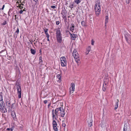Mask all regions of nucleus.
I'll use <instances>...</instances> for the list:
<instances>
[{
    "mask_svg": "<svg viewBox=\"0 0 131 131\" xmlns=\"http://www.w3.org/2000/svg\"><path fill=\"white\" fill-rule=\"evenodd\" d=\"M72 54L75 59V61L77 62V64H79V63H80V56L76 50H74L72 53Z\"/></svg>",
    "mask_w": 131,
    "mask_h": 131,
    "instance_id": "obj_1",
    "label": "nucleus"
},
{
    "mask_svg": "<svg viewBox=\"0 0 131 131\" xmlns=\"http://www.w3.org/2000/svg\"><path fill=\"white\" fill-rule=\"evenodd\" d=\"M98 4H96L95 6V10L96 14L97 15H98L100 13L101 7L100 2H97Z\"/></svg>",
    "mask_w": 131,
    "mask_h": 131,
    "instance_id": "obj_2",
    "label": "nucleus"
},
{
    "mask_svg": "<svg viewBox=\"0 0 131 131\" xmlns=\"http://www.w3.org/2000/svg\"><path fill=\"white\" fill-rule=\"evenodd\" d=\"M60 60L61 66L62 67H65L67 65V60L64 57H63L60 58Z\"/></svg>",
    "mask_w": 131,
    "mask_h": 131,
    "instance_id": "obj_3",
    "label": "nucleus"
},
{
    "mask_svg": "<svg viewBox=\"0 0 131 131\" xmlns=\"http://www.w3.org/2000/svg\"><path fill=\"white\" fill-rule=\"evenodd\" d=\"M16 89L17 90V93L18 95L19 98L21 97V89L20 86L19 85L16 84Z\"/></svg>",
    "mask_w": 131,
    "mask_h": 131,
    "instance_id": "obj_4",
    "label": "nucleus"
},
{
    "mask_svg": "<svg viewBox=\"0 0 131 131\" xmlns=\"http://www.w3.org/2000/svg\"><path fill=\"white\" fill-rule=\"evenodd\" d=\"M60 113L61 116L62 117H64L65 115L64 110L62 107H60Z\"/></svg>",
    "mask_w": 131,
    "mask_h": 131,
    "instance_id": "obj_5",
    "label": "nucleus"
},
{
    "mask_svg": "<svg viewBox=\"0 0 131 131\" xmlns=\"http://www.w3.org/2000/svg\"><path fill=\"white\" fill-rule=\"evenodd\" d=\"M3 104L4 101H3L2 96L1 95H0V105L2 107H4Z\"/></svg>",
    "mask_w": 131,
    "mask_h": 131,
    "instance_id": "obj_6",
    "label": "nucleus"
},
{
    "mask_svg": "<svg viewBox=\"0 0 131 131\" xmlns=\"http://www.w3.org/2000/svg\"><path fill=\"white\" fill-rule=\"evenodd\" d=\"M71 87L70 88V94L71 91H72V92L73 93L74 90L75 84L74 83H72L71 84Z\"/></svg>",
    "mask_w": 131,
    "mask_h": 131,
    "instance_id": "obj_7",
    "label": "nucleus"
},
{
    "mask_svg": "<svg viewBox=\"0 0 131 131\" xmlns=\"http://www.w3.org/2000/svg\"><path fill=\"white\" fill-rule=\"evenodd\" d=\"M60 107L56 108L55 110V113L56 116H58L60 113Z\"/></svg>",
    "mask_w": 131,
    "mask_h": 131,
    "instance_id": "obj_8",
    "label": "nucleus"
},
{
    "mask_svg": "<svg viewBox=\"0 0 131 131\" xmlns=\"http://www.w3.org/2000/svg\"><path fill=\"white\" fill-rule=\"evenodd\" d=\"M88 122L89 126V127H91L93 122V121L92 118H89L88 120Z\"/></svg>",
    "mask_w": 131,
    "mask_h": 131,
    "instance_id": "obj_9",
    "label": "nucleus"
},
{
    "mask_svg": "<svg viewBox=\"0 0 131 131\" xmlns=\"http://www.w3.org/2000/svg\"><path fill=\"white\" fill-rule=\"evenodd\" d=\"M130 128L129 126L127 125L126 124H125L123 129V130L127 131L129 130Z\"/></svg>",
    "mask_w": 131,
    "mask_h": 131,
    "instance_id": "obj_10",
    "label": "nucleus"
},
{
    "mask_svg": "<svg viewBox=\"0 0 131 131\" xmlns=\"http://www.w3.org/2000/svg\"><path fill=\"white\" fill-rule=\"evenodd\" d=\"M70 35L72 39L73 40H74L75 38H76L77 35L74 34H71L70 33Z\"/></svg>",
    "mask_w": 131,
    "mask_h": 131,
    "instance_id": "obj_11",
    "label": "nucleus"
},
{
    "mask_svg": "<svg viewBox=\"0 0 131 131\" xmlns=\"http://www.w3.org/2000/svg\"><path fill=\"white\" fill-rule=\"evenodd\" d=\"M56 37L58 42L61 43L62 41V37L61 36H56Z\"/></svg>",
    "mask_w": 131,
    "mask_h": 131,
    "instance_id": "obj_12",
    "label": "nucleus"
},
{
    "mask_svg": "<svg viewBox=\"0 0 131 131\" xmlns=\"http://www.w3.org/2000/svg\"><path fill=\"white\" fill-rule=\"evenodd\" d=\"M56 32V36H61V31L60 28H58L57 29Z\"/></svg>",
    "mask_w": 131,
    "mask_h": 131,
    "instance_id": "obj_13",
    "label": "nucleus"
},
{
    "mask_svg": "<svg viewBox=\"0 0 131 131\" xmlns=\"http://www.w3.org/2000/svg\"><path fill=\"white\" fill-rule=\"evenodd\" d=\"M109 81L108 79H105L104 80V83L103 84H105L108 85Z\"/></svg>",
    "mask_w": 131,
    "mask_h": 131,
    "instance_id": "obj_14",
    "label": "nucleus"
},
{
    "mask_svg": "<svg viewBox=\"0 0 131 131\" xmlns=\"http://www.w3.org/2000/svg\"><path fill=\"white\" fill-rule=\"evenodd\" d=\"M6 105L7 107V108L8 109L10 110L11 106V104L10 103L8 102H6Z\"/></svg>",
    "mask_w": 131,
    "mask_h": 131,
    "instance_id": "obj_15",
    "label": "nucleus"
},
{
    "mask_svg": "<svg viewBox=\"0 0 131 131\" xmlns=\"http://www.w3.org/2000/svg\"><path fill=\"white\" fill-rule=\"evenodd\" d=\"M108 85L103 84L102 90L103 91H105L106 89L107 86Z\"/></svg>",
    "mask_w": 131,
    "mask_h": 131,
    "instance_id": "obj_16",
    "label": "nucleus"
},
{
    "mask_svg": "<svg viewBox=\"0 0 131 131\" xmlns=\"http://www.w3.org/2000/svg\"><path fill=\"white\" fill-rule=\"evenodd\" d=\"M57 126V124L53 125V129L55 131H58V130Z\"/></svg>",
    "mask_w": 131,
    "mask_h": 131,
    "instance_id": "obj_17",
    "label": "nucleus"
},
{
    "mask_svg": "<svg viewBox=\"0 0 131 131\" xmlns=\"http://www.w3.org/2000/svg\"><path fill=\"white\" fill-rule=\"evenodd\" d=\"M71 27L70 28V30L71 31L73 30L74 28V26L73 24L71 25Z\"/></svg>",
    "mask_w": 131,
    "mask_h": 131,
    "instance_id": "obj_18",
    "label": "nucleus"
},
{
    "mask_svg": "<svg viewBox=\"0 0 131 131\" xmlns=\"http://www.w3.org/2000/svg\"><path fill=\"white\" fill-rule=\"evenodd\" d=\"M67 13V12L66 10H63L62 11L61 14L62 15H66Z\"/></svg>",
    "mask_w": 131,
    "mask_h": 131,
    "instance_id": "obj_19",
    "label": "nucleus"
},
{
    "mask_svg": "<svg viewBox=\"0 0 131 131\" xmlns=\"http://www.w3.org/2000/svg\"><path fill=\"white\" fill-rule=\"evenodd\" d=\"M30 50L31 53L32 54H35L36 51L35 49H31Z\"/></svg>",
    "mask_w": 131,
    "mask_h": 131,
    "instance_id": "obj_20",
    "label": "nucleus"
},
{
    "mask_svg": "<svg viewBox=\"0 0 131 131\" xmlns=\"http://www.w3.org/2000/svg\"><path fill=\"white\" fill-rule=\"evenodd\" d=\"M57 78L59 79L58 81L60 82L61 81V76L59 74H58L57 76Z\"/></svg>",
    "mask_w": 131,
    "mask_h": 131,
    "instance_id": "obj_21",
    "label": "nucleus"
},
{
    "mask_svg": "<svg viewBox=\"0 0 131 131\" xmlns=\"http://www.w3.org/2000/svg\"><path fill=\"white\" fill-rule=\"evenodd\" d=\"M108 16H106L105 17V24H106L108 22Z\"/></svg>",
    "mask_w": 131,
    "mask_h": 131,
    "instance_id": "obj_22",
    "label": "nucleus"
},
{
    "mask_svg": "<svg viewBox=\"0 0 131 131\" xmlns=\"http://www.w3.org/2000/svg\"><path fill=\"white\" fill-rule=\"evenodd\" d=\"M11 115L14 118L15 117V114L14 112H12L11 113Z\"/></svg>",
    "mask_w": 131,
    "mask_h": 131,
    "instance_id": "obj_23",
    "label": "nucleus"
},
{
    "mask_svg": "<svg viewBox=\"0 0 131 131\" xmlns=\"http://www.w3.org/2000/svg\"><path fill=\"white\" fill-rule=\"evenodd\" d=\"M52 118L53 119H54V118H55V119H56V117H55V114H54V112H52Z\"/></svg>",
    "mask_w": 131,
    "mask_h": 131,
    "instance_id": "obj_24",
    "label": "nucleus"
},
{
    "mask_svg": "<svg viewBox=\"0 0 131 131\" xmlns=\"http://www.w3.org/2000/svg\"><path fill=\"white\" fill-rule=\"evenodd\" d=\"M81 2V0H75V2L77 4H78L80 3Z\"/></svg>",
    "mask_w": 131,
    "mask_h": 131,
    "instance_id": "obj_25",
    "label": "nucleus"
},
{
    "mask_svg": "<svg viewBox=\"0 0 131 131\" xmlns=\"http://www.w3.org/2000/svg\"><path fill=\"white\" fill-rule=\"evenodd\" d=\"M62 16V18L64 20H66L67 19L66 15H63Z\"/></svg>",
    "mask_w": 131,
    "mask_h": 131,
    "instance_id": "obj_26",
    "label": "nucleus"
},
{
    "mask_svg": "<svg viewBox=\"0 0 131 131\" xmlns=\"http://www.w3.org/2000/svg\"><path fill=\"white\" fill-rule=\"evenodd\" d=\"M91 49V48L90 46H89L86 49V51H87V52H89L90 51Z\"/></svg>",
    "mask_w": 131,
    "mask_h": 131,
    "instance_id": "obj_27",
    "label": "nucleus"
},
{
    "mask_svg": "<svg viewBox=\"0 0 131 131\" xmlns=\"http://www.w3.org/2000/svg\"><path fill=\"white\" fill-rule=\"evenodd\" d=\"M81 24L83 26H85V22L83 21H81Z\"/></svg>",
    "mask_w": 131,
    "mask_h": 131,
    "instance_id": "obj_28",
    "label": "nucleus"
},
{
    "mask_svg": "<svg viewBox=\"0 0 131 131\" xmlns=\"http://www.w3.org/2000/svg\"><path fill=\"white\" fill-rule=\"evenodd\" d=\"M42 58L40 56L39 57V61L40 63H42Z\"/></svg>",
    "mask_w": 131,
    "mask_h": 131,
    "instance_id": "obj_29",
    "label": "nucleus"
},
{
    "mask_svg": "<svg viewBox=\"0 0 131 131\" xmlns=\"http://www.w3.org/2000/svg\"><path fill=\"white\" fill-rule=\"evenodd\" d=\"M52 124L53 125L57 124L56 122L54 120H53V121Z\"/></svg>",
    "mask_w": 131,
    "mask_h": 131,
    "instance_id": "obj_30",
    "label": "nucleus"
},
{
    "mask_svg": "<svg viewBox=\"0 0 131 131\" xmlns=\"http://www.w3.org/2000/svg\"><path fill=\"white\" fill-rule=\"evenodd\" d=\"M117 101L116 102V103H115V105H116V106H118V102H119V100L118 99H117Z\"/></svg>",
    "mask_w": 131,
    "mask_h": 131,
    "instance_id": "obj_31",
    "label": "nucleus"
},
{
    "mask_svg": "<svg viewBox=\"0 0 131 131\" xmlns=\"http://www.w3.org/2000/svg\"><path fill=\"white\" fill-rule=\"evenodd\" d=\"M46 35V37H49V35L48 34V32H47L46 33H45Z\"/></svg>",
    "mask_w": 131,
    "mask_h": 131,
    "instance_id": "obj_32",
    "label": "nucleus"
},
{
    "mask_svg": "<svg viewBox=\"0 0 131 131\" xmlns=\"http://www.w3.org/2000/svg\"><path fill=\"white\" fill-rule=\"evenodd\" d=\"M14 104H13L10 106V109H12V108H14Z\"/></svg>",
    "mask_w": 131,
    "mask_h": 131,
    "instance_id": "obj_33",
    "label": "nucleus"
},
{
    "mask_svg": "<svg viewBox=\"0 0 131 131\" xmlns=\"http://www.w3.org/2000/svg\"><path fill=\"white\" fill-rule=\"evenodd\" d=\"M7 24V22L6 21H5L4 22L2 23V25H5Z\"/></svg>",
    "mask_w": 131,
    "mask_h": 131,
    "instance_id": "obj_34",
    "label": "nucleus"
},
{
    "mask_svg": "<svg viewBox=\"0 0 131 131\" xmlns=\"http://www.w3.org/2000/svg\"><path fill=\"white\" fill-rule=\"evenodd\" d=\"M6 130H11V131H13V129L11 128H8L6 129Z\"/></svg>",
    "mask_w": 131,
    "mask_h": 131,
    "instance_id": "obj_35",
    "label": "nucleus"
},
{
    "mask_svg": "<svg viewBox=\"0 0 131 131\" xmlns=\"http://www.w3.org/2000/svg\"><path fill=\"white\" fill-rule=\"evenodd\" d=\"M44 32L45 33L47 32V31L48 30V29H44Z\"/></svg>",
    "mask_w": 131,
    "mask_h": 131,
    "instance_id": "obj_36",
    "label": "nucleus"
},
{
    "mask_svg": "<svg viewBox=\"0 0 131 131\" xmlns=\"http://www.w3.org/2000/svg\"><path fill=\"white\" fill-rule=\"evenodd\" d=\"M51 7L53 9H54L56 8V7L55 6H51Z\"/></svg>",
    "mask_w": 131,
    "mask_h": 131,
    "instance_id": "obj_37",
    "label": "nucleus"
},
{
    "mask_svg": "<svg viewBox=\"0 0 131 131\" xmlns=\"http://www.w3.org/2000/svg\"><path fill=\"white\" fill-rule=\"evenodd\" d=\"M19 29L18 28L17 29V30H16L15 32V34L16 33H17V34H18L19 33Z\"/></svg>",
    "mask_w": 131,
    "mask_h": 131,
    "instance_id": "obj_38",
    "label": "nucleus"
},
{
    "mask_svg": "<svg viewBox=\"0 0 131 131\" xmlns=\"http://www.w3.org/2000/svg\"><path fill=\"white\" fill-rule=\"evenodd\" d=\"M56 24L57 25H58L60 24V22L59 21H57L56 23Z\"/></svg>",
    "mask_w": 131,
    "mask_h": 131,
    "instance_id": "obj_39",
    "label": "nucleus"
},
{
    "mask_svg": "<svg viewBox=\"0 0 131 131\" xmlns=\"http://www.w3.org/2000/svg\"><path fill=\"white\" fill-rule=\"evenodd\" d=\"M23 10H20L19 12V13L20 14H21L23 13Z\"/></svg>",
    "mask_w": 131,
    "mask_h": 131,
    "instance_id": "obj_40",
    "label": "nucleus"
},
{
    "mask_svg": "<svg viewBox=\"0 0 131 131\" xmlns=\"http://www.w3.org/2000/svg\"><path fill=\"white\" fill-rule=\"evenodd\" d=\"M115 107L114 109H115V110H116L118 108V106H116L115 105Z\"/></svg>",
    "mask_w": 131,
    "mask_h": 131,
    "instance_id": "obj_41",
    "label": "nucleus"
},
{
    "mask_svg": "<svg viewBox=\"0 0 131 131\" xmlns=\"http://www.w3.org/2000/svg\"><path fill=\"white\" fill-rule=\"evenodd\" d=\"M129 1L130 0H126V2L127 4H129Z\"/></svg>",
    "mask_w": 131,
    "mask_h": 131,
    "instance_id": "obj_42",
    "label": "nucleus"
},
{
    "mask_svg": "<svg viewBox=\"0 0 131 131\" xmlns=\"http://www.w3.org/2000/svg\"><path fill=\"white\" fill-rule=\"evenodd\" d=\"M94 42L93 40H92V42H91V44L92 45H94Z\"/></svg>",
    "mask_w": 131,
    "mask_h": 131,
    "instance_id": "obj_43",
    "label": "nucleus"
},
{
    "mask_svg": "<svg viewBox=\"0 0 131 131\" xmlns=\"http://www.w3.org/2000/svg\"><path fill=\"white\" fill-rule=\"evenodd\" d=\"M36 3V4L38 2V0H33Z\"/></svg>",
    "mask_w": 131,
    "mask_h": 131,
    "instance_id": "obj_44",
    "label": "nucleus"
},
{
    "mask_svg": "<svg viewBox=\"0 0 131 131\" xmlns=\"http://www.w3.org/2000/svg\"><path fill=\"white\" fill-rule=\"evenodd\" d=\"M47 100H45L44 101V103L45 104H46L47 103Z\"/></svg>",
    "mask_w": 131,
    "mask_h": 131,
    "instance_id": "obj_45",
    "label": "nucleus"
},
{
    "mask_svg": "<svg viewBox=\"0 0 131 131\" xmlns=\"http://www.w3.org/2000/svg\"><path fill=\"white\" fill-rule=\"evenodd\" d=\"M62 126L63 127H65L66 125L65 123H63L62 125Z\"/></svg>",
    "mask_w": 131,
    "mask_h": 131,
    "instance_id": "obj_46",
    "label": "nucleus"
},
{
    "mask_svg": "<svg viewBox=\"0 0 131 131\" xmlns=\"http://www.w3.org/2000/svg\"><path fill=\"white\" fill-rule=\"evenodd\" d=\"M4 7H5V5H3V7H2V10H3L4 9Z\"/></svg>",
    "mask_w": 131,
    "mask_h": 131,
    "instance_id": "obj_47",
    "label": "nucleus"
},
{
    "mask_svg": "<svg viewBox=\"0 0 131 131\" xmlns=\"http://www.w3.org/2000/svg\"><path fill=\"white\" fill-rule=\"evenodd\" d=\"M18 5H19V6H17V7H19L20 8V7H21V5H20V4H18Z\"/></svg>",
    "mask_w": 131,
    "mask_h": 131,
    "instance_id": "obj_48",
    "label": "nucleus"
},
{
    "mask_svg": "<svg viewBox=\"0 0 131 131\" xmlns=\"http://www.w3.org/2000/svg\"><path fill=\"white\" fill-rule=\"evenodd\" d=\"M69 7L70 8H73V5H72L71 6H70Z\"/></svg>",
    "mask_w": 131,
    "mask_h": 131,
    "instance_id": "obj_49",
    "label": "nucleus"
},
{
    "mask_svg": "<svg viewBox=\"0 0 131 131\" xmlns=\"http://www.w3.org/2000/svg\"><path fill=\"white\" fill-rule=\"evenodd\" d=\"M89 52H87V51H86V55L88 54Z\"/></svg>",
    "mask_w": 131,
    "mask_h": 131,
    "instance_id": "obj_50",
    "label": "nucleus"
},
{
    "mask_svg": "<svg viewBox=\"0 0 131 131\" xmlns=\"http://www.w3.org/2000/svg\"><path fill=\"white\" fill-rule=\"evenodd\" d=\"M47 37V40L48 41H49V37Z\"/></svg>",
    "mask_w": 131,
    "mask_h": 131,
    "instance_id": "obj_51",
    "label": "nucleus"
},
{
    "mask_svg": "<svg viewBox=\"0 0 131 131\" xmlns=\"http://www.w3.org/2000/svg\"><path fill=\"white\" fill-rule=\"evenodd\" d=\"M46 10L47 11V12L48 13L49 12V11L47 9H46Z\"/></svg>",
    "mask_w": 131,
    "mask_h": 131,
    "instance_id": "obj_52",
    "label": "nucleus"
},
{
    "mask_svg": "<svg viewBox=\"0 0 131 131\" xmlns=\"http://www.w3.org/2000/svg\"><path fill=\"white\" fill-rule=\"evenodd\" d=\"M23 8V6H21V7H20V9H22Z\"/></svg>",
    "mask_w": 131,
    "mask_h": 131,
    "instance_id": "obj_53",
    "label": "nucleus"
},
{
    "mask_svg": "<svg viewBox=\"0 0 131 131\" xmlns=\"http://www.w3.org/2000/svg\"><path fill=\"white\" fill-rule=\"evenodd\" d=\"M0 109H1L2 108H3V107H1V106L0 105Z\"/></svg>",
    "mask_w": 131,
    "mask_h": 131,
    "instance_id": "obj_54",
    "label": "nucleus"
},
{
    "mask_svg": "<svg viewBox=\"0 0 131 131\" xmlns=\"http://www.w3.org/2000/svg\"><path fill=\"white\" fill-rule=\"evenodd\" d=\"M54 112V110L53 109L52 110V112Z\"/></svg>",
    "mask_w": 131,
    "mask_h": 131,
    "instance_id": "obj_55",
    "label": "nucleus"
},
{
    "mask_svg": "<svg viewBox=\"0 0 131 131\" xmlns=\"http://www.w3.org/2000/svg\"><path fill=\"white\" fill-rule=\"evenodd\" d=\"M20 5H22V6H24V4H23V3H21V4H20Z\"/></svg>",
    "mask_w": 131,
    "mask_h": 131,
    "instance_id": "obj_56",
    "label": "nucleus"
},
{
    "mask_svg": "<svg viewBox=\"0 0 131 131\" xmlns=\"http://www.w3.org/2000/svg\"><path fill=\"white\" fill-rule=\"evenodd\" d=\"M16 3L17 4H19V2H17Z\"/></svg>",
    "mask_w": 131,
    "mask_h": 131,
    "instance_id": "obj_57",
    "label": "nucleus"
},
{
    "mask_svg": "<svg viewBox=\"0 0 131 131\" xmlns=\"http://www.w3.org/2000/svg\"><path fill=\"white\" fill-rule=\"evenodd\" d=\"M37 43V41H35V42L34 43V44L35 45L36 43Z\"/></svg>",
    "mask_w": 131,
    "mask_h": 131,
    "instance_id": "obj_58",
    "label": "nucleus"
},
{
    "mask_svg": "<svg viewBox=\"0 0 131 131\" xmlns=\"http://www.w3.org/2000/svg\"><path fill=\"white\" fill-rule=\"evenodd\" d=\"M20 128H23V125H22L21 126H20Z\"/></svg>",
    "mask_w": 131,
    "mask_h": 131,
    "instance_id": "obj_59",
    "label": "nucleus"
},
{
    "mask_svg": "<svg viewBox=\"0 0 131 131\" xmlns=\"http://www.w3.org/2000/svg\"><path fill=\"white\" fill-rule=\"evenodd\" d=\"M14 16L15 17V18L16 19V15H15Z\"/></svg>",
    "mask_w": 131,
    "mask_h": 131,
    "instance_id": "obj_60",
    "label": "nucleus"
},
{
    "mask_svg": "<svg viewBox=\"0 0 131 131\" xmlns=\"http://www.w3.org/2000/svg\"><path fill=\"white\" fill-rule=\"evenodd\" d=\"M25 8H24V9H23V11H26V10H25Z\"/></svg>",
    "mask_w": 131,
    "mask_h": 131,
    "instance_id": "obj_61",
    "label": "nucleus"
},
{
    "mask_svg": "<svg viewBox=\"0 0 131 131\" xmlns=\"http://www.w3.org/2000/svg\"><path fill=\"white\" fill-rule=\"evenodd\" d=\"M50 104H49L48 105V107L49 106H50Z\"/></svg>",
    "mask_w": 131,
    "mask_h": 131,
    "instance_id": "obj_62",
    "label": "nucleus"
},
{
    "mask_svg": "<svg viewBox=\"0 0 131 131\" xmlns=\"http://www.w3.org/2000/svg\"><path fill=\"white\" fill-rule=\"evenodd\" d=\"M30 43H31V44H32V42H31V41H30Z\"/></svg>",
    "mask_w": 131,
    "mask_h": 131,
    "instance_id": "obj_63",
    "label": "nucleus"
},
{
    "mask_svg": "<svg viewBox=\"0 0 131 131\" xmlns=\"http://www.w3.org/2000/svg\"><path fill=\"white\" fill-rule=\"evenodd\" d=\"M22 3H25V2L24 1H23V2H22Z\"/></svg>",
    "mask_w": 131,
    "mask_h": 131,
    "instance_id": "obj_64",
    "label": "nucleus"
}]
</instances>
